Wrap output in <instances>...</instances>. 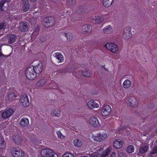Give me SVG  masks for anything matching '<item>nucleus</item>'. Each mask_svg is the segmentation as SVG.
<instances>
[{"instance_id":"f257e3e1","label":"nucleus","mask_w":157,"mask_h":157,"mask_svg":"<svg viewBox=\"0 0 157 157\" xmlns=\"http://www.w3.org/2000/svg\"><path fill=\"white\" fill-rule=\"evenodd\" d=\"M26 78L30 80H33L35 79L36 76V74L34 70V67L33 66L28 67L25 72Z\"/></svg>"},{"instance_id":"f03ea898","label":"nucleus","mask_w":157,"mask_h":157,"mask_svg":"<svg viewBox=\"0 0 157 157\" xmlns=\"http://www.w3.org/2000/svg\"><path fill=\"white\" fill-rule=\"evenodd\" d=\"M40 154L42 157H58L56 154L50 149H43L41 151Z\"/></svg>"},{"instance_id":"7ed1b4c3","label":"nucleus","mask_w":157,"mask_h":157,"mask_svg":"<svg viewBox=\"0 0 157 157\" xmlns=\"http://www.w3.org/2000/svg\"><path fill=\"white\" fill-rule=\"evenodd\" d=\"M132 36L131 28L130 27H127L124 28L122 34L123 38L128 40L131 38Z\"/></svg>"},{"instance_id":"20e7f679","label":"nucleus","mask_w":157,"mask_h":157,"mask_svg":"<svg viewBox=\"0 0 157 157\" xmlns=\"http://www.w3.org/2000/svg\"><path fill=\"white\" fill-rule=\"evenodd\" d=\"M105 47L114 53H116L118 50L117 45L113 43H107L105 45Z\"/></svg>"},{"instance_id":"39448f33","label":"nucleus","mask_w":157,"mask_h":157,"mask_svg":"<svg viewBox=\"0 0 157 157\" xmlns=\"http://www.w3.org/2000/svg\"><path fill=\"white\" fill-rule=\"evenodd\" d=\"M89 12L87 6H81L77 7L76 10V13L78 14H83L87 13Z\"/></svg>"},{"instance_id":"423d86ee","label":"nucleus","mask_w":157,"mask_h":157,"mask_svg":"<svg viewBox=\"0 0 157 157\" xmlns=\"http://www.w3.org/2000/svg\"><path fill=\"white\" fill-rule=\"evenodd\" d=\"M20 101L22 105L25 107L28 106L29 104L28 97L26 94H24L21 96Z\"/></svg>"},{"instance_id":"0eeeda50","label":"nucleus","mask_w":157,"mask_h":157,"mask_svg":"<svg viewBox=\"0 0 157 157\" xmlns=\"http://www.w3.org/2000/svg\"><path fill=\"white\" fill-rule=\"evenodd\" d=\"M13 113V110L12 109H6L2 111L1 116L2 118L7 119L12 115Z\"/></svg>"},{"instance_id":"6e6552de","label":"nucleus","mask_w":157,"mask_h":157,"mask_svg":"<svg viewBox=\"0 0 157 157\" xmlns=\"http://www.w3.org/2000/svg\"><path fill=\"white\" fill-rule=\"evenodd\" d=\"M126 103L128 105L133 107L136 106L138 104L136 98L133 97L129 98Z\"/></svg>"},{"instance_id":"1a4fd4ad","label":"nucleus","mask_w":157,"mask_h":157,"mask_svg":"<svg viewBox=\"0 0 157 157\" xmlns=\"http://www.w3.org/2000/svg\"><path fill=\"white\" fill-rule=\"evenodd\" d=\"M54 23L53 18L52 17H47L44 20V23L45 26L48 27L52 25Z\"/></svg>"},{"instance_id":"9d476101","label":"nucleus","mask_w":157,"mask_h":157,"mask_svg":"<svg viewBox=\"0 0 157 157\" xmlns=\"http://www.w3.org/2000/svg\"><path fill=\"white\" fill-rule=\"evenodd\" d=\"M111 111V107L109 105H105L101 110V114L103 116L108 115Z\"/></svg>"},{"instance_id":"9b49d317","label":"nucleus","mask_w":157,"mask_h":157,"mask_svg":"<svg viewBox=\"0 0 157 157\" xmlns=\"http://www.w3.org/2000/svg\"><path fill=\"white\" fill-rule=\"evenodd\" d=\"M82 32L84 34L90 33L92 32V27L91 26L89 25H86L82 26Z\"/></svg>"},{"instance_id":"f8f14e48","label":"nucleus","mask_w":157,"mask_h":157,"mask_svg":"<svg viewBox=\"0 0 157 157\" xmlns=\"http://www.w3.org/2000/svg\"><path fill=\"white\" fill-rule=\"evenodd\" d=\"M89 122L91 125L96 127L99 125V123L97 118L95 117H93L90 118L89 121Z\"/></svg>"},{"instance_id":"ddd939ff","label":"nucleus","mask_w":157,"mask_h":157,"mask_svg":"<svg viewBox=\"0 0 157 157\" xmlns=\"http://www.w3.org/2000/svg\"><path fill=\"white\" fill-rule=\"evenodd\" d=\"M13 154L15 157H23L24 155L23 151L18 148L15 149Z\"/></svg>"},{"instance_id":"4468645a","label":"nucleus","mask_w":157,"mask_h":157,"mask_svg":"<svg viewBox=\"0 0 157 157\" xmlns=\"http://www.w3.org/2000/svg\"><path fill=\"white\" fill-rule=\"evenodd\" d=\"M92 19V22L95 24L101 23L104 20V18L101 16L93 17Z\"/></svg>"},{"instance_id":"2eb2a0df","label":"nucleus","mask_w":157,"mask_h":157,"mask_svg":"<svg viewBox=\"0 0 157 157\" xmlns=\"http://www.w3.org/2000/svg\"><path fill=\"white\" fill-rule=\"evenodd\" d=\"M19 30L22 32H25L28 30L29 26L26 22H23L20 23L19 27Z\"/></svg>"},{"instance_id":"dca6fc26","label":"nucleus","mask_w":157,"mask_h":157,"mask_svg":"<svg viewBox=\"0 0 157 157\" xmlns=\"http://www.w3.org/2000/svg\"><path fill=\"white\" fill-rule=\"evenodd\" d=\"M87 105L89 108L92 109L95 108H98L99 107V105L93 100H91L88 101Z\"/></svg>"},{"instance_id":"f3484780","label":"nucleus","mask_w":157,"mask_h":157,"mask_svg":"<svg viewBox=\"0 0 157 157\" xmlns=\"http://www.w3.org/2000/svg\"><path fill=\"white\" fill-rule=\"evenodd\" d=\"M22 8L24 11L26 12L29 9V4L28 0H22Z\"/></svg>"},{"instance_id":"a211bd4d","label":"nucleus","mask_w":157,"mask_h":157,"mask_svg":"<svg viewBox=\"0 0 157 157\" xmlns=\"http://www.w3.org/2000/svg\"><path fill=\"white\" fill-rule=\"evenodd\" d=\"M103 33L107 34H111L113 32V29L110 25L106 26L103 29Z\"/></svg>"},{"instance_id":"6ab92c4d","label":"nucleus","mask_w":157,"mask_h":157,"mask_svg":"<svg viewBox=\"0 0 157 157\" xmlns=\"http://www.w3.org/2000/svg\"><path fill=\"white\" fill-rule=\"evenodd\" d=\"M13 139L15 144H20L22 142V139L19 135H16L13 136Z\"/></svg>"},{"instance_id":"aec40b11","label":"nucleus","mask_w":157,"mask_h":157,"mask_svg":"<svg viewBox=\"0 0 157 157\" xmlns=\"http://www.w3.org/2000/svg\"><path fill=\"white\" fill-rule=\"evenodd\" d=\"M20 124L22 127L27 126L29 124V121L28 119L26 117H23L21 120Z\"/></svg>"},{"instance_id":"412c9836","label":"nucleus","mask_w":157,"mask_h":157,"mask_svg":"<svg viewBox=\"0 0 157 157\" xmlns=\"http://www.w3.org/2000/svg\"><path fill=\"white\" fill-rule=\"evenodd\" d=\"M122 146V142L120 140H116L113 143V146L116 149H120Z\"/></svg>"},{"instance_id":"4be33fe9","label":"nucleus","mask_w":157,"mask_h":157,"mask_svg":"<svg viewBox=\"0 0 157 157\" xmlns=\"http://www.w3.org/2000/svg\"><path fill=\"white\" fill-rule=\"evenodd\" d=\"M54 56L57 59L59 63L63 62L64 57L63 55L60 53L57 52L54 54Z\"/></svg>"},{"instance_id":"5701e85b","label":"nucleus","mask_w":157,"mask_h":157,"mask_svg":"<svg viewBox=\"0 0 157 157\" xmlns=\"http://www.w3.org/2000/svg\"><path fill=\"white\" fill-rule=\"evenodd\" d=\"M46 82V79L44 78H41L36 83V85L38 87H42L43 86Z\"/></svg>"},{"instance_id":"b1692460","label":"nucleus","mask_w":157,"mask_h":157,"mask_svg":"<svg viewBox=\"0 0 157 157\" xmlns=\"http://www.w3.org/2000/svg\"><path fill=\"white\" fill-rule=\"evenodd\" d=\"M6 40L8 41V43L11 44L15 41L16 36L14 35L10 34L7 36Z\"/></svg>"},{"instance_id":"393cba45","label":"nucleus","mask_w":157,"mask_h":157,"mask_svg":"<svg viewBox=\"0 0 157 157\" xmlns=\"http://www.w3.org/2000/svg\"><path fill=\"white\" fill-rule=\"evenodd\" d=\"M34 70L36 74L40 73L42 70V64L39 63L36 66L34 67Z\"/></svg>"},{"instance_id":"a878e982","label":"nucleus","mask_w":157,"mask_h":157,"mask_svg":"<svg viewBox=\"0 0 157 157\" xmlns=\"http://www.w3.org/2000/svg\"><path fill=\"white\" fill-rule=\"evenodd\" d=\"M113 1L114 0H103V5L105 7H109L113 2Z\"/></svg>"},{"instance_id":"bb28decb","label":"nucleus","mask_w":157,"mask_h":157,"mask_svg":"<svg viewBox=\"0 0 157 157\" xmlns=\"http://www.w3.org/2000/svg\"><path fill=\"white\" fill-rule=\"evenodd\" d=\"M60 113L61 111L59 109L53 110L51 112V115L52 117H59Z\"/></svg>"},{"instance_id":"cd10ccee","label":"nucleus","mask_w":157,"mask_h":157,"mask_svg":"<svg viewBox=\"0 0 157 157\" xmlns=\"http://www.w3.org/2000/svg\"><path fill=\"white\" fill-rule=\"evenodd\" d=\"M149 147L147 145H143L139 148V153L140 154L144 153L147 151Z\"/></svg>"},{"instance_id":"c85d7f7f","label":"nucleus","mask_w":157,"mask_h":157,"mask_svg":"<svg viewBox=\"0 0 157 157\" xmlns=\"http://www.w3.org/2000/svg\"><path fill=\"white\" fill-rule=\"evenodd\" d=\"M73 144L75 147H80L82 145V143L81 140L75 139L73 141Z\"/></svg>"},{"instance_id":"c756f323","label":"nucleus","mask_w":157,"mask_h":157,"mask_svg":"<svg viewBox=\"0 0 157 157\" xmlns=\"http://www.w3.org/2000/svg\"><path fill=\"white\" fill-rule=\"evenodd\" d=\"M112 149L111 147H107L106 150L104 151L101 155V157H105L109 153Z\"/></svg>"},{"instance_id":"7c9ffc66","label":"nucleus","mask_w":157,"mask_h":157,"mask_svg":"<svg viewBox=\"0 0 157 157\" xmlns=\"http://www.w3.org/2000/svg\"><path fill=\"white\" fill-rule=\"evenodd\" d=\"M63 35L67 38V40L68 41H71L73 39V35L71 33H64L63 34Z\"/></svg>"},{"instance_id":"2f4dec72","label":"nucleus","mask_w":157,"mask_h":157,"mask_svg":"<svg viewBox=\"0 0 157 157\" xmlns=\"http://www.w3.org/2000/svg\"><path fill=\"white\" fill-rule=\"evenodd\" d=\"M17 97L14 93H12L8 94L7 96L8 100L10 101L14 100Z\"/></svg>"},{"instance_id":"473e14b6","label":"nucleus","mask_w":157,"mask_h":157,"mask_svg":"<svg viewBox=\"0 0 157 157\" xmlns=\"http://www.w3.org/2000/svg\"><path fill=\"white\" fill-rule=\"evenodd\" d=\"M82 73L83 75L87 77L91 76L92 75L90 71L87 70L82 71Z\"/></svg>"},{"instance_id":"72a5a7b5","label":"nucleus","mask_w":157,"mask_h":157,"mask_svg":"<svg viewBox=\"0 0 157 157\" xmlns=\"http://www.w3.org/2000/svg\"><path fill=\"white\" fill-rule=\"evenodd\" d=\"M123 85L124 88H128L131 86V82L129 80L127 79L124 82Z\"/></svg>"},{"instance_id":"f704fd0d","label":"nucleus","mask_w":157,"mask_h":157,"mask_svg":"<svg viewBox=\"0 0 157 157\" xmlns=\"http://www.w3.org/2000/svg\"><path fill=\"white\" fill-rule=\"evenodd\" d=\"M6 143L4 141L3 139L0 138V148L4 149L6 147Z\"/></svg>"},{"instance_id":"c9c22d12","label":"nucleus","mask_w":157,"mask_h":157,"mask_svg":"<svg viewBox=\"0 0 157 157\" xmlns=\"http://www.w3.org/2000/svg\"><path fill=\"white\" fill-rule=\"evenodd\" d=\"M157 153V146L156 145L154 147V148L151 150L149 153V155L152 156V155Z\"/></svg>"},{"instance_id":"e433bc0d","label":"nucleus","mask_w":157,"mask_h":157,"mask_svg":"<svg viewBox=\"0 0 157 157\" xmlns=\"http://www.w3.org/2000/svg\"><path fill=\"white\" fill-rule=\"evenodd\" d=\"M127 151L129 153H132L134 151V147L132 145L129 146L127 148Z\"/></svg>"},{"instance_id":"4c0bfd02","label":"nucleus","mask_w":157,"mask_h":157,"mask_svg":"<svg viewBox=\"0 0 157 157\" xmlns=\"http://www.w3.org/2000/svg\"><path fill=\"white\" fill-rule=\"evenodd\" d=\"M6 26V24L5 22L3 21L0 23V30L5 29Z\"/></svg>"},{"instance_id":"58836bf2","label":"nucleus","mask_w":157,"mask_h":157,"mask_svg":"<svg viewBox=\"0 0 157 157\" xmlns=\"http://www.w3.org/2000/svg\"><path fill=\"white\" fill-rule=\"evenodd\" d=\"M58 137L60 139H63L65 138V136L62 135V133L59 131H57L56 132Z\"/></svg>"},{"instance_id":"ea45409f","label":"nucleus","mask_w":157,"mask_h":157,"mask_svg":"<svg viewBox=\"0 0 157 157\" xmlns=\"http://www.w3.org/2000/svg\"><path fill=\"white\" fill-rule=\"evenodd\" d=\"M94 140L97 142H100L101 141L100 137V134L97 135V136L93 137Z\"/></svg>"},{"instance_id":"a19ab883","label":"nucleus","mask_w":157,"mask_h":157,"mask_svg":"<svg viewBox=\"0 0 157 157\" xmlns=\"http://www.w3.org/2000/svg\"><path fill=\"white\" fill-rule=\"evenodd\" d=\"M63 157H74V155L69 152H67L63 155Z\"/></svg>"},{"instance_id":"79ce46f5","label":"nucleus","mask_w":157,"mask_h":157,"mask_svg":"<svg viewBox=\"0 0 157 157\" xmlns=\"http://www.w3.org/2000/svg\"><path fill=\"white\" fill-rule=\"evenodd\" d=\"M30 22L32 25H35L37 22L36 19L35 17H32L30 20Z\"/></svg>"},{"instance_id":"37998d69","label":"nucleus","mask_w":157,"mask_h":157,"mask_svg":"<svg viewBox=\"0 0 157 157\" xmlns=\"http://www.w3.org/2000/svg\"><path fill=\"white\" fill-rule=\"evenodd\" d=\"M107 136L106 133L102 134V135H100V137L101 140V141L105 139Z\"/></svg>"},{"instance_id":"c03bdc74","label":"nucleus","mask_w":157,"mask_h":157,"mask_svg":"<svg viewBox=\"0 0 157 157\" xmlns=\"http://www.w3.org/2000/svg\"><path fill=\"white\" fill-rule=\"evenodd\" d=\"M5 4V2L3 1H1L0 2V10L1 11H3L4 10L3 8V6Z\"/></svg>"},{"instance_id":"a18cd8bd","label":"nucleus","mask_w":157,"mask_h":157,"mask_svg":"<svg viewBox=\"0 0 157 157\" xmlns=\"http://www.w3.org/2000/svg\"><path fill=\"white\" fill-rule=\"evenodd\" d=\"M66 68H63L59 70V72L61 74H64L66 72Z\"/></svg>"},{"instance_id":"49530a36","label":"nucleus","mask_w":157,"mask_h":157,"mask_svg":"<svg viewBox=\"0 0 157 157\" xmlns=\"http://www.w3.org/2000/svg\"><path fill=\"white\" fill-rule=\"evenodd\" d=\"M75 2V0H67V5H71L74 4Z\"/></svg>"},{"instance_id":"de8ad7c7","label":"nucleus","mask_w":157,"mask_h":157,"mask_svg":"<svg viewBox=\"0 0 157 157\" xmlns=\"http://www.w3.org/2000/svg\"><path fill=\"white\" fill-rule=\"evenodd\" d=\"M119 155L120 157H126V154L122 152H120L119 154Z\"/></svg>"},{"instance_id":"09e8293b","label":"nucleus","mask_w":157,"mask_h":157,"mask_svg":"<svg viewBox=\"0 0 157 157\" xmlns=\"http://www.w3.org/2000/svg\"><path fill=\"white\" fill-rule=\"evenodd\" d=\"M10 55H9L8 56H4L3 54H2L1 50H0V56H4L6 57H8L10 56Z\"/></svg>"},{"instance_id":"8fccbe9b","label":"nucleus","mask_w":157,"mask_h":157,"mask_svg":"<svg viewBox=\"0 0 157 157\" xmlns=\"http://www.w3.org/2000/svg\"><path fill=\"white\" fill-rule=\"evenodd\" d=\"M90 157H99V156L96 153H94L90 155Z\"/></svg>"},{"instance_id":"3c124183","label":"nucleus","mask_w":157,"mask_h":157,"mask_svg":"<svg viewBox=\"0 0 157 157\" xmlns=\"http://www.w3.org/2000/svg\"><path fill=\"white\" fill-rule=\"evenodd\" d=\"M38 30V28H37V27L36 28H35L34 29V33H36V32H37V31Z\"/></svg>"},{"instance_id":"603ef678","label":"nucleus","mask_w":157,"mask_h":157,"mask_svg":"<svg viewBox=\"0 0 157 157\" xmlns=\"http://www.w3.org/2000/svg\"><path fill=\"white\" fill-rule=\"evenodd\" d=\"M118 131H119L118 132H119V133H120L122 131V130H121L120 131L119 130V128H118V130H117Z\"/></svg>"},{"instance_id":"864d4df0","label":"nucleus","mask_w":157,"mask_h":157,"mask_svg":"<svg viewBox=\"0 0 157 157\" xmlns=\"http://www.w3.org/2000/svg\"><path fill=\"white\" fill-rule=\"evenodd\" d=\"M43 38V37H41L40 38V40L41 41V42H44V41H42V39Z\"/></svg>"},{"instance_id":"5fc2aeb1","label":"nucleus","mask_w":157,"mask_h":157,"mask_svg":"<svg viewBox=\"0 0 157 157\" xmlns=\"http://www.w3.org/2000/svg\"><path fill=\"white\" fill-rule=\"evenodd\" d=\"M155 132H156L157 133V128L156 129Z\"/></svg>"},{"instance_id":"6e6d98bb","label":"nucleus","mask_w":157,"mask_h":157,"mask_svg":"<svg viewBox=\"0 0 157 157\" xmlns=\"http://www.w3.org/2000/svg\"><path fill=\"white\" fill-rule=\"evenodd\" d=\"M0 157H6V156H1Z\"/></svg>"}]
</instances>
